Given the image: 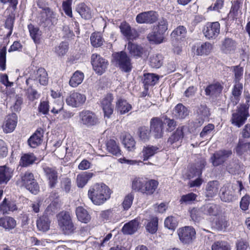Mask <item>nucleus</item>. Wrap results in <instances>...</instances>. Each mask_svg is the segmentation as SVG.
<instances>
[{"instance_id": "f257e3e1", "label": "nucleus", "mask_w": 250, "mask_h": 250, "mask_svg": "<svg viewBox=\"0 0 250 250\" xmlns=\"http://www.w3.org/2000/svg\"><path fill=\"white\" fill-rule=\"evenodd\" d=\"M111 190L104 183L96 184L88 190V197L96 205L103 204L110 197Z\"/></svg>"}, {"instance_id": "f03ea898", "label": "nucleus", "mask_w": 250, "mask_h": 250, "mask_svg": "<svg viewBox=\"0 0 250 250\" xmlns=\"http://www.w3.org/2000/svg\"><path fill=\"white\" fill-rule=\"evenodd\" d=\"M242 182L239 181H237L232 185L230 184L224 185L220 189L221 199L226 202L232 201L234 198L235 191L237 190L240 192L242 189Z\"/></svg>"}, {"instance_id": "7ed1b4c3", "label": "nucleus", "mask_w": 250, "mask_h": 250, "mask_svg": "<svg viewBox=\"0 0 250 250\" xmlns=\"http://www.w3.org/2000/svg\"><path fill=\"white\" fill-rule=\"evenodd\" d=\"M48 74L45 69L40 68L36 70H34L30 74V76L26 80V84L32 83L36 85L37 87L41 85H46L48 84Z\"/></svg>"}, {"instance_id": "20e7f679", "label": "nucleus", "mask_w": 250, "mask_h": 250, "mask_svg": "<svg viewBox=\"0 0 250 250\" xmlns=\"http://www.w3.org/2000/svg\"><path fill=\"white\" fill-rule=\"evenodd\" d=\"M113 57L116 66L124 72H130L132 66L131 62V59L127 54L122 51L115 53L113 54Z\"/></svg>"}, {"instance_id": "39448f33", "label": "nucleus", "mask_w": 250, "mask_h": 250, "mask_svg": "<svg viewBox=\"0 0 250 250\" xmlns=\"http://www.w3.org/2000/svg\"><path fill=\"white\" fill-rule=\"evenodd\" d=\"M58 224L65 234L73 232L75 227L68 212H62L58 215Z\"/></svg>"}, {"instance_id": "423d86ee", "label": "nucleus", "mask_w": 250, "mask_h": 250, "mask_svg": "<svg viewBox=\"0 0 250 250\" xmlns=\"http://www.w3.org/2000/svg\"><path fill=\"white\" fill-rule=\"evenodd\" d=\"M249 114L245 105H241L232 114L231 123L234 126L240 127L246 122Z\"/></svg>"}, {"instance_id": "0eeeda50", "label": "nucleus", "mask_w": 250, "mask_h": 250, "mask_svg": "<svg viewBox=\"0 0 250 250\" xmlns=\"http://www.w3.org/2000/svg\"><path fill=\"white\" fill-rule=\"evenodd\" d=\"M80 123L87 127H91L99 123L97 116L91 111L84 110L79 113Z\"/></svg>"}, {"instance_id": "6e6552de", "label": "nucleus", "mask_w": 250, "mask_h": 250, "mask_svg": "<svg viewBox=\"0 0 250 250\" xmlns=\"http://www.w3.org/2000/svg\"><path fill=\"white\" fill-rule=\"evenodd\" d=\"M21 182L25 188L32 193L36 194L39 191V185L32 172L26 171L21 176Z\"/></svg>"}, {"instance_id": "1a4fd4ad", "label": "nucleus", "mask_w": 250, "mask_h": 250, "mask_svg": "<svg viewBox=\"0 0 250 250\" xmlns=\"http://www.w3.org/2000/svg\"><path fill=\"white\" fill-rule=\"evenodd\" d=\"M91 63L93 70L100 75H101L105 71L108 64L107 60L97 54H92Z\"/></svg>"}, {"instance_id": "9d476101", "label": "nucleus", "mask_w": 250, "mask_h": 250, "mask_svg": "<svg viewBox=\"0 0 250 250\" xmlns=\"http://www.w3.org/2000/svg\"><path fill=\"white\" fill-rule=\"evenodd\" d=\"M206 164L207 163L206 160L204 159H201L199 161V163L197 164L195 169L194 170L193 168L192 169L193 171H194L193 176H191L190 175L188 174V179L191 177H193L196 176H198V177L195 180L190 181L189 183V187H199L202 185L203 180L200 176L202 175V170L204 168Z\"/></svg>"}, {"instance_id": "9b49d317", "label": "nucleus", "mask_w": 250, "mask_h": 250, "mask_svg": "<svg viewBox=\"0 0 250 250\" xmlns=\"http://www.w3.org/2000/svg\"><path fill=\"white\" fill-rule=\"evenodd\" d=\"M44 13L45 14V18H42L40 22L44 27L54 26L57 24L59 15L50 8H45L44 9Z\"/></svg>"}, {"instance_id": "f8f14e48", "label": "nucleus", "mask_w": 250, "mask_h": 250, "mask_svg": "<svg viewBox=\"0 0 250 250\" xmlns=\"http://www.w3.org/2000/svg\"><path fill=\"white\" fill-rule=\"evenodd\" d=\"M231 154L230 150H220L212 154L209 161L214 167H217L223 164Z\"/></svg>"}, {"instance_id": "ddd939ff", "label": "nucleus", "mask_w": 250, "mask_h": 250, "mask_svg": "<svg viewBox=\"0 0 250 250\" xmlns=\"http://www.w3.org/2000/svg\"><path fill=\"white\" fill-rule=\"evenodd\" d=\"M220 31V23L216 21L207 23L203 30V32L206 38L214 39L219 35Z\"/></svg>"}, {"instance_id": "4468645a", "label": "nucleus", "mask_w": 250, "mask_h": 250, "mask_svg": "<svg viewBox=\"0 0 250 250\" xmlns=\"http://www.w3.org/2000/svg\"><path fill=\"white\" fill-rule=\"evenodd\" d=\"M86 98L84 94L79 92L70 93L66 98V104L73 107H79L85 103Z\"/></svg>"}, {"instance_id": "2eb2a0df", "label": "nucleus", "mask_w": 250, "mask_h": 250, "mask_svg": "<svg viewBox=\"0 0 250 250\" xmlns=\"http://www.w3.org/2000/svg\"><path fill=\"white\" fill-rule=\"evenodd\" d=\"M113 99V95L111 93H108L104 96L101 101L104 117L109 118L113 113L114 105L112 104Z\"/></svg>"}, {"instance_id": "dca6fc26", "label": "nucleus", "mask_w": 250, "mask_h": 250, "mask_svg": "<svg viewBox=\"0 0 250 250\" xmlns=\"http://www.w3.org/2000/svg\"><path fill=\"white\" fill-rule=\"evenodd\" d=\"M158 17L157 12L149 11L138 14L136 17V21L138 23L152 24L157 20Z\"/></svg>"}, {"instance_id": "f3484780", "label": "nucleus", "mask_w": 250, "mask_h": 250, "mask_svg": "<svg viewBox=\"0 0 250 250\" xmlns=\"http://www.w3.org/2000/svg\"><path fill=\"white\" fill-rule=\"evenodd\" d=\"M164 123L159 117L152 118L150 122V130L155 139L161 138L163 134Z\"/></svg>"}, {"instance_id": "a211bd4d", "label": "nucleus", "mask_w": 250, "mask_h": 250, "mask_svg": "<svg viewBox=\"0 0 250 250\" xmlns=\"http://www.w3.org/2000/svg\"><path fill=\"white\" fill-rule=\"evenodd\" d=\"M212 49V45L209 42H205L202 44L197 43L191 47V53L193 55H208L211 52Z\"/></svg>"}, {"instance_id": "6ab92c4d", "label": "nucleus", "mask_w": 250, "mask_h": 250, "mask_svg": "<svg viewBox=\"0 0 250 250\" xmlns=\"http://www.w3.org/2000/svg\"><path fill=\"white\" fill-rule=\"evenodd\" d=\"M236 46V42L232 39L227 37L221 42L220 49L223 53L230 54L234 52Z\"/></svg>"}, {"instance_id": "aec40b11", "label": "nucleus", "mask_w": 250, "mask_h": 250, "mask_svg": "<svg viewBox=\"0 0 250 250\" xmlns=\"http://www.w3.org/2000/svg\"><path fill=\"white\" fill-rule=\"evenodd\" d=\"M195 110L199 117L198 121L194 123V127L195 130L202 125L205 120V118L208 117L209 115V112L206 105L202 104L197 106Z\"/></svg>"}, {"instance_id": "412c9836", "label": "nucleus", "mask_w": 250, "mask_h": 250, "mask_svg": "<svg viewBox=\"0 0 250 250\" xmlns=\"http://www.w3.org/2000/svg\"><path fill=\"white\" fill-rule=\"evenodd\" d=\"M18 122V117L16 114L12 113L8 115L3 125V129L6 133L13 132L15 129Z\"/></svg>"}, {"instance_id": "4be33fe9", "label": "nucleus", "mask_w": 250, "mask_h": 250, "mask_svg": "<svg viewBox=\"0 0 250 250\" xmlns=\"http://www.w3.org/2000/svg\"><path fill=\"white\" fill-rule=\"evenodd\" d=\"M17 226V221L10 216H4L0 218V227L2 228L5 231L11 232Z\"/></svg>"}, {"instance_id": "5701e85b", "label": "nucleus", "mask_w": 250, "mask_h": 250, "mask_svg": "<svg viewBox=\"0 0 250 250\" xmlns=\"http://www.w3.org/2000/svg\"><path fill=\"white\" fill-rule=\"evenodd\" d=\"M45 176L49 181V185L51 188H54L58 182V173L54 168L48 167L43 168Z\"/></svg>"}, {"instance_id": "b1692460", "label": "nucleus", "mask_w": 250, "mask_h": 250, "mask_svg": "<svg viewBox=\"0 0 250 250\" xmlns=\"http://www.w3.org/2000/svg\"><path fill=\"white\" fill-rule=\"evenodd\" d=\"M243 90L242 83H235L232 89L230 100L233 106L236 105L239 102Z\"/></svg>"}, {"instance_id": "393cba45", "label": "nucleus", "mask_w": 250, "mask_h": 250, "mask_svg": "<svg viewBox=\"0 0 250 250\" xmlns=\"http://www.w3.org/2000/svg\"><path fill=\"white\" fill-rule=\"evenodd\" d=\"M121 33L127 39L130 40L134 39L137 33L134 29L131 28L130 25L126 22H123L119 26Z\"/></svg>"}, {"instance_id": "a878e982", "label": "nucleus", "mask_w": 250, "mask_h": 250, "mask_svg": "<svg viewBox=\"0 0 250 250\" xmlns=\"http://www.w3.org/2000/svg\"><path fill=\"white\" fill-rule=\"evenodd\" d=\"M158 184V182L155 180H146L142 194L147 196L152 195L157 188Z\"/></svg>"}, {"instance_id": "bb28decb", "label": "nucleus", "mask_w": 250, "mask_h": 250, "mask_svg": "<svg viewBox=\"0 0 250 250\" xmlns=\"http://www.w3.org/2000/svg\"><path fill=\"white\" fill-rule=\"evenodd\" d=\"M223 88V86L219 83L211 84L206 88V95L212 98H216L219 96Z\"/></svg>"}, {"instance_id": "cd10ccee", "label": "nucleus", "mask_w": 250, "mask_h": 250, "mask_svg": "<svg viewBox=\"0 0 250 250\" xmlns=\"http://www.w3.org/2000/svg\"><path fill=\"white\" fill-rule=\"evenodd\" d=\"M172 114L176 119H185L188 116V108L182 104H178L173 109Z\"/></svg>"}, {"instance_id": "c85d7f7f", "label": "nucleus", "mask_w": 250, "mask_h": 250, "mask_svg": "<svg viewBox=\"0 0 250 250\" xmlns=\"http://www.w3.org/2000/svg\"><path fill=\"white\" fill-rule=\"evenodd\" d=\"M127 49L130 55L136 58L141 57L144 51L141 46L132 43L130 41L128 42Z\"/></svg>"}, {"instance_id": "c756f323", "label": "nucleus", "mask_w": 250, "mask_h": 250, "mask_svg": "<svg viewBox=\"0 0 250 250\" xmlns=\"http://www.w3.org/2000/svg\"><path fill=\"white\" fill-rule=\"evenodd\" d=\"M76 10L81 17L85 20H89L92 18V15L90 8L84 3L78 4Z\"/></svg>"}, {"instance_id": "7c9ffc66", "label": "nucleus", "mask_w": 250, "mask_h": 250, "mask_svg": "<svg viewBox=\"0 0 250 250\" xmlns=\"http://www.w3.org/2000/svg\"><path fill=\"white\" fill-rule=\"evenodd\" d=\"M165 38V34L160 32L159 30L153 28V31L149 33L147 36L148 40L154 42L156 44H160L163 42Z\"/></svg>"}, {"instance_id": "2f4dec72", "label": "nucleus", "mask_w": 250, "mask_h": 250, "mask_svg": "<svg viewBox=\"0 0 250 250\" xmlns=\"http://www.w3.org/2000/svg\"><path fill=\"white\" fill-rule=\"evenodd\" d=\"M159 79V76L154 73H146L144 75L143 83L145 88L147 89L149 86L154 85Z\"/></svg>"}, {"instance_id": "473e14b6", "label": "nucleus", "mask_w": 250, "mask_h": 250, "mask_svg": "<svg viewBox=\"0 0 250 250\" xmlns=\"http://www.w3.org/2000/svg\"><path fill=\"white\" fill-rule=\"evenodd\" d=\"M12 175L11 168L4 166L0 167V185L6 184L10 180Z\"/></svg>"}, {"instance_id": "72a5a7b5", "label": "nucleus", "mask_w": 250, "mask_h": 250, "mask_svg": "<svg viewBox=\"0 0 250 250\" xmlns=\"http://www.w3.org/2000/svg\"><path fill=\"white\" fill-rule=\"evenodd\" d=\"M139 224L137 220H132L124 225L122 228V231L124 234H132L137 230Z\"/></svg>"}, {"instance_id": "f704fd0d", "label": "nucleus", "mask_w": 250, "mask_h": 250, "mask_svg": "<svg viewBox=\"0 0 250 250\" xmlns=\"http://www.w3.org/2000/svg\"><path fill=\"white\" fill-rule=\"evenodd\" d=\"M116 110L121 114H125L132 109V106L127 101L122 99H119L116 102Z\"/></svg>"}, {"instance_id": "c9c22d12", "label": "nucleus", "mask_w": 250, "mask_h": 250, "mask_svg": "<svg viewBox=\"0 0 250 250\" xmlns=\"http://www.w3.org/2000/svg\"><path fill=\"white\" fill-rule=\"evenodd\" d=\"M78 219L84 223H87L91 220V216L88 211L82 207H78L76 209Z\"/></svg>"}, {"instance_id": "e433bc0d", "label": "nucleus", "mask_w": 250, "mask_h": 250, "mask_svg": "<svg viewBox=\"0 0 250 250\" xmlns=\"http://www.w3.org/2000/svg\"><path fill=\"white\" fill-rule=\"evenodd\" d=\"M83 73L80 71L77 70L71 76L69 84L72 87H76L83 82Z\"/></svg>"}, {"instance_id": "4c0bfd02", "label": "nucleus", "mask_w": 250, "mask_h": 250, "mask_svg": "<svg viewBox=\"0 0 250 250\" xmlns=\"http://www.w3.org/2000/svg\"><path fill=\"white\" fill-rule=\"evenodd\" d=\"M36 157L33 153L24 154L21 158L19 165L22 167H27L34 164Z\"/></svg>"}, {"instance_id": "58836bf2", "label": "nucleus", "mask_w": 250, "mask_h": 250, "mask_svg": "<svg viewBox=\"0 0 250 250\" xmlns=\"http://www.w3.org/2000/svg\"><path fill=\"white\" fill-rule=\"evenodd\" d=\"M17 209L16 203L14 201H7L5 198L0 205V210L3 214L8 213V211H14Z\"/></svg>"}, {"instance_id": "ea45409f", "label": "nucleus", "mask_w": 250, "mask_h": 250, "mask_svg": "<svg viewBox=\"0 0 250 250\" xmlns=\"http://www.w3.org/2000/svg\"><path fill=\"white\" fill-rule=\"evenodd\" d=\"M219 183L217 181H213L208 182L206 187L207 196L213 197L216 195L219 189Z\"/></svg>"}, {"instance_id": "a19ab883", "label": "nucleus", "mask_w": 250, "mask_h": 250, "mask_svg": "<svg viewBox=\"0 0 250 250\" xmlns=\"http://www.w3.org/2000/svg\"><path fill=\"white\" fill-rule=\"evenodd\" d=\"M28 85L29 87L26 90V95L28 99L30 101H34L38 99L40 97V94L35 89V87H37L36 85L30 83H28Z\"/></svg>"}, {"instance_id": "79ce46f5", "label": "nucleus", "mask_w": 250, "mask_h": 250, "mask_svg": "<svg viewBox=\"0 0 250 250\" xmlns=\"http://www.w3.org/2000/svg\"><path fill=\"white\" fill-rule=\"evenodd\" d=\"M93 176V174L90 172H84L79 174L77 177V184L79 188H83Z\"/></svg>"}, {"instance_id": "37998d69", "label": "nucleus", "mask_w": 250, "mask_h": 250, "mask_svg": "<svg viewBox=\"0 0 250 250\" xmlns=\"http://www.w3.org/2000/svg\"><path fill=\"white\" fill-rule=\"evenodd\" d=\"M91 45L94 47H99L103 44L104 40L100 32L93 33L90 38Z\"/></svg>"}, {"instance_id": "c03bdc74", "label": "nucleus", "mask_w": 250, "mask_h": 250, "mask_svg": "<svg viewBox=\"0 0 250 250\" xmlns=\"http://www.w3.org/2000/svg\"><path fill=\"white\" fill-rule=\"evenodd\" d=\"M50 221L46 216L41 217L37 221V227L39 230L46 231L49 229Z\"/></svg>"}, {"instance_id": "a18cd8bd", "label": "nucleus", "mask_w": 250, "mask_h": 250, "mask_svg": "<svg viewBox=\"0 0 250 250\" xmlns=\"http://www.w3.org/2000/svg\"><path fill=\"white\" fill-rule=\"evenodd\" d=\"M158 219L156 217H152L147 221L146 228V230L151 234L155 233L158 229Z\"/></svg>"}, {"instance_id": "49530a36", "label": "nucleus", "mask_w": 250, "mask_h": 250, "mask_svg": "<svg viewBox=\"0 0 250 250\" xmlns=\"http://www.w3.org/2000/svg\"><path fill=\"white\" fill-rule=\"evenodd\" d=\"M160 148L155 146H147L145 147L142 153L144 156V161L148 160L159 151Z\"/></svg>"}, {"instance_id": "de8ad7c7", "label": "nucleus", "mask_w": 250, "mask_h": 250, "mask_svg": "<svg viewBox=\"0 0 250 250\" xmlns=\"http://www.w3.org/2000/svg\"><path fill=\"white\" fill-rule=\"evenodd\" d=\"M163 58L160 54L151 55L149 58V65L152 68H158L163 64Z\"/></svg>"}, {"instance_id": "09e8293b", "label": "nucleus", "mask_w": 250, "mask_h": 250, "mask_svg": "<svg viewBox=\"0 0 250 250\" xmlns=\"http://www.w3.org/2000/svg\"><path fill=\"white\" fill-rule=\"evenodd\" d=\"M145 179L140 177H135L132 181V188L133 190L142 193Z\"/></svg>"}, {"instance_id": "8fccbe9b", "label": "nucleus", "mask_w": 250, "mask_h": 250, "mask_svg": "<svg viewBox=\"0 0 250 250\" xmlns=\"http://www.w3.org/2000/svg\"><path fill=\"white\" fill-rule=\"evenodd\" d=\"M187 29L184 26L180 25L175 29L171 34V38L175 40L182 39L185 37Z\"/></svg>"}, {"instance_id": "3c124183", "label": "nucleus", "mask_w": 250, "mask_h": 250, "mask_svg": "<svg viewBox=\"0 0 250 250\" xmlns=\"http://www.w3.org/2000/svg\"><path fill=\"white\" fill-rule=\"evenodd\" d=\"M106 146L107 151L112 154L117 156L121 154V150L116 142H107Z\"/></svg>"}, {"instance_id": "603ef678", "label": "nucleus", "mask_w": 250, "mask_h": 250, "mask_svg": "<svg viewBox=\"0 0 250 250\" xmlns=\"http://www.w3.org/2000/svg\"><path fill=\"white\" fill-rule=\"evenodd\" d=\"M28 29L30 35L32 39L33 40L35 43H39L40 40V36L41 35L39 28L35 27L32 24L28 25Z\"/></svg>"}, {"instance_id": "864d4df0", "label": "nucleus", "mask_w": 250, "mask_h": 250, "mask_svg": "<svg viewBox=\"0 0 250 250\" xmlns=\"http://www.w3.org/2000/svg\"><path fill=\"white\" fill-rule=\"evenodd\" d=\"M231 70L234 74L233 80L234 83H240V81L242 79L243 76V68L240 65H236L232 66Z\"/></svg>"}, {"instance_id": "5fc2aeb1", "label": "nucleus", "mask_w": 250, "mask_h": 250, "mask_svg": "<svg viewBox=\"0 0 250 250\" xmlns=\"http://www.w3.org/2000/svg\"><path fill=\"white\" fill-rule=\"evenodd\" d=\"M214 132V125L212 124H208L205 126L201 132L200 135L203 139L207 138L210 136Z\"/></svg>"}, {"instance_id": "6e6d98bb", "label": "nucleus", "mask_w": 250, "mask_h": 250, "mask_svg": "<svg viewBox=\"0 0 250 250\" xmlns=\"http://www.w3.org/2000/svg\"><path fill=\"white\" fill-rule=\"evenodd\" d=\"M116 212L113 209L103 210L100 214V218L103 221H107L116 216Z\"/></svg>"}, {"instance_id": "4d7b16f0", "label": "nucleus", "mask_w": 250, "mask_h": 250, "mask_svg": "<svg viewBox=\"0 0 250 250\" xmlns=\"http://www.w3.org/2000/svg\"><path fill=\"white\" fill-rule=\"evenodd\" d=\"M150 130L148 127L141 126L139 128L137 134L139 138L142 140H147L149 139Z\"/></svg>"}, {"instance_id": "13d9d810", "label": "nucleus", "mask_w": 250, "mask_h": 250, "mask_svg": "<svg viewBox=\"0 0 250 250\" xmlns=\"http://www.w3.org/2000/svg\"><path fill=\"white\" fill-rule=\"evenodd\" d=\"M68 50V43L62 42L58 46L55 48V51L59 56H64Z\"/></svg>"}, {"instance_id": "bf43d9fd", "label": "nucleus", "mask_w": 250, "mask_h": 250, "mask_svg": "<svg viewBox=\"0 0 250 250\" xmlns=\"http://www.w3.org/2000/svg\"><path fill=\"white\" fill-rule=\"evenodd\" d=\"M177 233L181 242L184 244L188 243V227L185 226L179 229Z\"/></svg>"}, {"instance_id": "052dcab7", "label": "nucleus", "mask_w": 250, "mask_h": 250, "mask_svg": "<svg viewBox=\"0 0 250 250\" xmlns=\"http://www.w3.org/2000/svg\"><path fill=\"white\" fill-rule=\"evenodd\" d=\"M6 47L3 46L0 48V70L4 71L6 69Z\"/></svg>"}, {"instance_id": "680f3d73", "label": "nucleus", "mask_w": 250, "mask_h": 250, "mask_svg": "<svg viewBox=\"0 0 250 250\" xmlns=\"http://www.w3.org/2000/svg\"><path fill=\"white\" fill-rule=\"evenodd\" d=\"M212 250H230V248L225 241H217L213 243L211 247Z\"/></svg>"}, {"instance_id": "e2e57ef3", "label": "nucleus", "mask_w": 250, "mask_h": 250, "mask_svg": "<svg viewBox=\"0 0 250 250\" xmlns=\"http://www.w3.org/2000/svg\"><path fill=\"white\" fill-rule=\"evenodd\" d=\"M164 224L165 226L167 229L174 230L177 226L178 222L174 217L169 216L165 219Z\"/></svg>"}, {"instance_id": "0e129e2a", "label": "nucleus", "mask_w": 250, "mask_h": 250, "mask_svg": "<svg viewBox=\"0 0 250 250\" xmlns=\"http://www.w3.org/2000/svg\"><path fill=\"white\" fill-rule=\"evenodd\" d=\"M153 27H154L155 29L159 30L160 32L165 34L168 29L167 21L164 18H162L160 19L157 25L154 26Z\"/></svg>"}, {"instance_id": "69168bd1", "label": "nucleus", "mask_w": 250, "mask_h": 250, "mask_svg": "<svg viewBox=\"0 0 250 250\" xmlns=\"http://www.w3.org/2000/svg\"><path fill=\"white\" fill-rule=\"evenodd\" d=\"M239 9V4L237 2H234L232 5L229 16L231 17L233 19H237L239 15L241 14Z\"/></svg>"}, {"instance_id": "338daca9", "label": "nucleus", "mask_w": 250, "mask_h": 250, "mask_svg": "<svg viewBox=\"0 0 250 250\" xmlns=\"http://www.w3.org/2000/svg\"><path fill=\"white\" fill-rule=\"evenodd\" d=\"M134 194L132 193H129L125 196L122 203L124 209L127 210L131 207L134 200Z\"/></svg>"}, {"instance_id": "774afa93", "label": "nucleus", "mask_w": 250, "mask_h": 250, "mask_svg": "<svg viewBox=\"0 0 250 250\" xmlns=\"http://www.w3.org/2000/svg\"><path fill=\"white\" fill-rule=\"evenodd\" d=\"M205 213L210 215H216L218 214V208L216 205L208 204L204 207Z\"/></svg>"}]
</instances>
